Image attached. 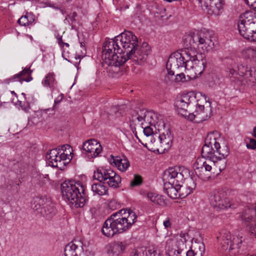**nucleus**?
Listing matches in <instances>:
<instances>
[{
	"mask_svg": "<svg viewBox=\"0 0 256 256\" xmlns=\"http://www.w3.org/2000/svg\"><path fill=\"white\" fill-rule=\"evenodd\" d=\"M214 37L208 31H200L196 32H190L185 35L183 38V41L186 46L184 50L182 52H176L172 53L169 57L166 64L168 74L174 76L178 72L180 68H186L187 60L192 58L190 53V48L196 45L201 46V48L208 52L214 48Z\"/></svg>",
	"mask_w": 256,
	"mask_h": 256,
	"instance_id": "nucleus-1",
	"label": "nucleus"
},
{
	"mask_svg": "<svg viewBox=\"0 0 256 256\" xmlns=\"http://www.w3.org/2000/svg\"><path fill=\"white\" fill-rule=\"evenodd\" d=\"M174 106L178 114L198 123L206 120L212 116L211 102L205 96H201L197 100L192 93L184 94L176 100Z\"/></svg>",
	"mask_w": 256,
	"mask_h": 256,
	"instance_id": "nucleus-2",
	"label": "nucleus"
},
{
	"mask_svg": "<svg viewBox=\"0 0 256 256\" xmlns=\"http://www.w3.org/2000/svg\"><path fill=\"white\" fill-rule=\"evenodd\" d=\"M116 40H118L126 61L132 60L136 64H142L146 60L150 46L146 43L139 46L137 37L132 32L124 30L116 36Z\"/></svg>",
	"mask_w": 256,
	"mask_h": 256,
	"instance_id": "nucleus-3",
	"label": "nucleus"
},
{
	"mask_svg": "<svg viewBox=\"0 0 256 256\" xmlns=\"http://www.w3.org/2000/svg\"><path fill=\"white\" fill-rule=\"evenodd\" d=\"M122 209L111 214L104 222L102 232L107 237L113 236L128 230L136 222V216L132 210Z\"/></svg>",
	"mask_w": 256,
	"mask_h": 256,
	"instance_id": "nucleus-4",
	"label": "nucleus"
},
{
	"mask_svg": "<svg viewBox=\"0 0 256 256\" xmlns=\"http://www.w3.org/2000/svg\"><path fill=\"white\" fill-rule=\"evenodd\" d=\"M188 175V170L184 166H174L166 170L162 176L165 193L172 199L180 198L179 186Z\"/></svg>",
	"mask_w": 256,
	"mask_h": 256,
	"instance_id": "nucleus-5",
	"label": "nucleus"
},
{
	"mask_svg": "<svg viewBox=\"0 0 256 256\" xmlns=\"http://www.w3.org/2000/svg\"><path fill=\"white\" fill-rule=\"evenodd\" d=\"M102 58L109 66L120 67L126 62L124 54L116 36L114 39H106L103 44Z\"/></svg>",
	"mask_w": 256,
	"mask_h": 256,
	"instance_id": "nucleus-6",
	"label": "nucleus"
},
{
	"mask_svg": "<svg viewBox=\"0 0 256 256\" xmlns=\"http://www.w3.org/2000/svg\"><path fill=\"white\" fill-rule=\"evenodd\" d=\"M62 197L76 208H82L87 200L84 187L74 181H65L61 184Z\"/></svg>",
	"mask_w": 256,
	"mask_h": 256,
	"instance_id": "nucleus-7",
	"label": "nucleus"
},
{
	"mask_svg": "<svg viewBox=\"0 0 256 256\" xmlns=\"http://www.w3.org/2000/svg\"><path fill=\"white\" fill-rule=\"evenodd\" d=\"M237 70L238 72L233 68H229L226 71V76L232 82L238 86L256 84V69L243 62L237 65Z\"/></svg>",
	"mask_w": 256,
	"mask_h": 256,
	"instance_id": "nucleus-8",
	"label": "nucleus"
},
{
	"mask_svg": "<svg viewBox=\"0 0 256 256\" xmlns=\"http://www.w3.org/2000/svg\"><path fill=\"white\" fill-rule=\"evenodd\" d=\"M242 234L232 235L228 232L223 233L220 238V248L230 256H238L244 253L246 246Z\"/></svg>",
	"mask_w": 256,
	"mask_h": 256,
	"instance_id": "nucleus-9",
	"label": "nucleus"
},
{
	"mask_svg": "<svg viewBox=\"0 0 256 256\" xmlns=\"http://www.w3.org/2000/svg\"><path fill=\"white\" fill-rule=\"evenodd\" d=\"M205 144L202 148V155L206 158L207 160L215 159L218 155L219 158H224L229 154V148L228 146L221 147L215 136V133L208 134L206 139Z\"/></svg>",
	"mask_w": 256,
	"mask_h": 256,
	"instance_id": "nucleus-10",
	"label": "nucleus"
},
{
	"mask_svg": "<svg viewBox=\"0 0 256 256\" xmlns=\"http://www.w3.org/2000/svg\"><path fill=\"white\" fill-rule=\"evenodd\" d=\"M238 28L240 34L244 38L256 42V12L250 10L240 14Z\"/></svg>",
	"mask_w": 256,
	"mask_h": 256,
	"instance_id": "nucleus-11",
	"label": "nucleus"
},
{
	"mask_svg": "<svg viewBox=\"0 0 256 256\" xmlns=\"http://www.w3.org/2000/svg\"><path fill=\"white\" fill-rule=\"evenodd\" d=\"M72 150L70 145H64L60 150L57 148L50 150L46 154V158L48 160L50 165L62 170L72 158Z\"/></svg>",
	"mask_w": 256,
	"mask_h": 256,
	"instance_id": "nucleus-12",
	"label": "nucleus"
},
{
	"mask_svg": "<svg viewBox=\"0 0 256 256\" xmlns=\"http://www.w3.org/2000/svg\"><path fill=\"white\" fill-rule=\"evenodd\" d=\"M190 53L192 58L187 60L186 70L188 71L190 78H195L198 75H200L206 67L207 61L202 56L199 58L196 55V51L194 48H190Z\"/></svg>",
	"mask_w": 256,
	"mask_h": 256,
	"instance_id": "nucleus-13",
	"label": "nucleus"
},
{
	"mask_svg": "<svg viewBox=\"0 0 256 256\" xmlns=\"http://www.w3.org/2000/svg\"><path fill=\"white\" fill-rule=\"evenodd\" d=\"M208 199L210 204L218 210L235 208L237 206V204L230 200L227 192L224 190H213L210 194Z\"/></svg>",
	"mask_w": 256,
	"mask_h": 256,
	"instance_id": "nucleus-14",
	"label": "nucleus"
},
{
	"mask_svg": "<svg viewBox=\"0 0 256 256\" xmlns=\"http://www.w3.org/2000/svg\"><path fill=\"white\" fill-rule=\"evenodd\" d=\"M208 199L210 204L218 210L235 208L237 206V204L230 200L227 192L224 190H213L210 194Z\"/></svg>",
	"mask_w": 256,
	"mask_h": 256,
	"instance_id": "nucleus-15",
	"label": "nucleus"
},
{
	"mask_svg": "<svg viewBox=\"0 0 256 256\" xmlns=\"http://www.w3.org/2000/svg\"><path fill=\"white\" fill-rule=\"evenodd\" d=\"M93 177L100 182L106 184L110 187L118 188L121 182V178L110 168H98L94 172Z\"/></svg>",
	"mask_w": 256,
	"mask_h": 256,
	"instance_id": "nucleus-16",
	"label": "nucleus"
},
{
	"mask_svg": "<svg viewBox=\"0 0 256 256\" xmlns=\"http://www.w3.org/2000/svg\"><path fill=\"white\" fill-rule=\"evenodd\" d=\"M158 114L153 112L148 111L146 110H140L135 116H132L130 118V126L131 129L133 130L135 128V124L134 122L136 119L138 122L142 123L144 122L145 124L152 126L158 117Z\"/></svg>",
	"mask_w": 256,
	"mask_h": 256,
	"instance_id": "nucleus-17",
	"label": "nucleus"
},
{
	"mask_svg": "<svg viewBox=\"0 0 256 256\" xmlns=\"http://www.w3.org/2000/svg\"><path fill=\"white\" fill-rule=\"evenodd\" d=\"M241 217L249 227L250 235L256 238V207L254 209L246 210Z\"/></svg>",
	"mask_w": 256,
	"mask_h": 256,
	"instance_id": "nucleus-18",
	"label": "nucleus"
},
{
	"mask_svg": "<svg viewBox=\"0 0 256 256\" xmlns=\"http://www.w3.org/2000/svg\"><path fill=\"white\" fill-rule=\"evenodd\" d=\"M82 149L90 158L98 156L102 151L100 143L95 140H89L84 142L82 145Z\"/></svg>",
	"mask_w": 256,
	"mask_h": 256,
	"instance_id": "nucleus-19",
	"label": "nucleus"
},
{
	"mask_svg": "<svg viewBox=\"0 0 256 256\" xmlns=\"http://www.w3.org/2000/svg\"><path fill=\"white\" fill-rule=\"evenodd\" d=\"M64 254V256H87L84 252L82 243L78 240L68 244L65 247Z\"/></svg>",
	"mask_w": 256,
	"mask_h": 256,
	"instance_id": "nucleus-20",
	"label": "nucleus"
},
{
	"mask_svg": "<svg viewBox=\"0 0 256 256\" xmlns=\"http://www.w3.org/2000/svg\"><path fill=\"white\" fill-rule=\"evenodd\" d=\"M212 164L210 160H206L200 164L198 160H196L195 172L196 174L202 180H206L210 178V172L212 170Z\"/></svg>",
	"mask_w": 256,
	"mask_h": 256,
	"instance_id": "nucleus-21",
	"label": "nucleus"
},
{
	"mask_svg": "<svg viewBox=\"0 0 256 256\" xmlns=\"http://www.w3.org/2000/svg\"><path fill=\"white\" fill-rule=\"evenodd\" d=\"M190 236L188 233H180V238L176 242L178 250H175L172 256H185L186 252L184 251L186 249V243L188 241Z\"/></svg>",
	"mask_w": 256,
	"mask_h": 256,
	"instance_id": "nucleus-22",
	"label": "nucleus"
},
{
	"mask_svg": "<svg viewBox=\"0 0 256 256\" xmlns=\"http://www.w3.org/2000/svg\"><path fill=\"white\" fill-rule=\"evenodd\" d=\"M192 243L190 248H192L196 253V256H203L205 251V246L202 242V238H192L190 236V239Z\"/></svg>",
	"mask_w": 256,
	"mask_h": 256,
	"instance_id": "nucleus-23",
	"label": "nucleus"
},
{
	"mask_svg": "<svg viewBox=\"0 0 256 256\" xmlns=\"http://www.w3.org/2000/svg\"><path fill=\"white\" fill-rule=\"evenodd\" d=\"M110 162L122 172H125L130 166V162L126 158H120L118 156H112L110 160Z\"/></svg>",
	"mask_w": 256,
	"mask_h": 256,
	"instance_id": "nucleus-24",
	"label": "nucleus"
},
{
	"mask_svg": "<svg viewBox=\"0 0 256 256\" xmlns=\"http://www.w3.org/2000/svg\"><path fill=\"white\" fill-rule=\"evenodd\" d=\"M31 72L32 71L30 68H25L23 70L10 78V80L11 81H20L21 83L24 81L30 82L32 79L30 76Z\"/></svg>",
	"mask_w": 256,
	"mask_h": 256,
	"instance_id": "nucleus-25",
	"label": "nucleus"
},
{
	"mask_svg": "<svg viewBox=\"0 0 256 256\" xmlns=\"http://www.w3.org/2000/svg\"><path fill=\"white\" fill-rule=\"evenodd\" d=\"M56 212V210L54 204L50 201H48L46 206H43L40 211V214L46 219L49 220L55 215Z\"/></svg>",
	"mask_w": 256,
	"mask_h": 256,
	"instance_id": "nucleus-26",
	"label": "nucleus"
},
{
	"mask_svg": "<svg viewBox=\"0 0 256 256\" xmlns=\"http://www.w3.org/2000/svg\"><path fill=\"white\" fill-rule=\"evenodd\" d=\"M227 156L224 158H219L218 155L216 156L215 159H212L210 160L212 164V170L214 174L217 172V169L218 170V173L224 170L226 167V158Z\"/></svg>",
	"mask_w": 256,
	"mask_h": 256,
	"instance_id": "nucleus-27",
	"label": "nucleus"
},
{
	"mask_svg": "<svg viewBox=\"0 0 256 256\" xmlns=\"http://www.w3.org/2000/svg\"><path fill=\"white\" fill-rule=\"evenodd\" d=\"M154 120L155 122L152 126L158 130L160 134L164 132L168 134L170 132L169 125L164 122L162 116L158 114V117Z\"/></svg>",
	"mask_w": 256,
	"mask_h": 256,
	"instance_id": "nucleus-28",
	"label": "nucleus"
},
{
	"mask_svg": "<svg viewBox=\"0 0 256 256\" xmlns=\"http://www.w3.org/2000/svg\"><path fill=\"white\" fill-rule=\"evenodd\" d=\"M48 200L45 196H37L33 198L31 202L32 208L40 213V211L44 206Z\"/></svg>",
	"mask_w": 256,
	"mask_h": 256,
	"instance_id": "nucleus-29",
	"label": "nucleus"
},
{
	"mask_svg": "<svg viewBox=\"0 0 256 256\" xmlns=\"http://www.w3.org/2000/svg\"><path fill=\"white\" fill-rule=\"evenodd\" d=\"M158 138L161 144V147L163 148L164 150H168L171 146L172 140L170 132H168V134H166V133H160Z\"/></svg>",
	"mask_w": 256,
	"mask_h": 256,
	"instance_id": "nucleus-30",
	"label": "nucleus"
},
{
	"mask_svg": "<svg viewBox=\"0 0 256 256\" xmlns=\"http://www.w3.org/2000/svg\"><path fill=\"white\" fill-rule=\"evenodd\" d=\"M91 189L94 195L102 196L108 194V188L104 185V183L102 184V182H99L92 184Z\"/></svg>",
	"mask_w": 256,
	"mask_h": 256,
	"instance_id": "nucleus-31",
	"label": "nucleus"
},
{
	"mask_svg": "<svg viewBox=\"0 0 256 256\" xmlns=\"http://www.w3.org/2000/svg\"><path fill=\"white\" fill-rule=\"evenodd\" d=\"M222 0H208L204 6L216 12L222 9Z\"/></svg>",
	"mask_w": 256,
	"mask_h": 256,
	"instance_id": "nucleus-32",
	"label": "nucleus"
},
{
	"mask_svg": "<svg viewBox=\"0 0 256 256\" xmlns=\"http://www.w3.org/2000/svg\"><path fill=\"white\" fill-rule=\"evenodd\" d=\"M42 84L45 87H49L51 89L55 88L56 85V81L53 72H49L42 82Z\"/></svg>",
	"mask_w": 256,
	"mask_h": 256,
	"instance_id": "nucleus-33",
	"label": "nucleus"
},
{
	"mask_svg": "<svg viewBox=\"0 0 256 256\" xmlns=\"http://www.w3.org/2000/svg\"><path fill=\"white\" fill-rule=\"evenodd\" d=\"M128 244L126 242H118L114 244L111 250V252L114 255L118 256L125 250Z\"/></svg>",
	"mask_w": 256,
	"mask_h": 256,
	"instance_id": "nucleus-34",
	"label": "nucleus"
},
{
	"mask_svg": "<svg viewBox=\"0 0 256 256\" xmlns=\"http://www.w3.org/2000/svg\"><path fill=\"white\" fill-rule=\"evenodd\" d=\"M34 21V16L31 13H26V15L22 16L18 20V22L22 26H28L32 24Z\"/></svg>",
	"mask_w": 256,
	"mask_h": 256,
	"instance_id": "nucleus-35",
	"label": "nucleus"
},
{
	"mask_svg": "<svg viewBox=\"0 0 256 256\" xmlns=\"http://www.w3.org/2000/svg\"><path fill=\"white\" fill-rule=\"evenodd\" d=\"M147 198L153 203L162 206L164 204V200L163 196L158 195L156 193L148 192L147 194Z\"/></svg>",
	"mask_w": 256,
	"mask_h": 256,
	"instance_id": "nucleus-36",
	"label": "nucleus"
},
{
	"mask_svg": "<svg viewBox=\"0 0 256 256\" xmlns=\"http://www.w3.org/2000/svg\"><path fill=\"white\" fill-rule=\"evenodd\" d=\"M180 198H184L189 195L192 192L188 189L184 185V180L182 183L180 184L178 188Z\"/></svg>",
	"mask_w": 256,
	"mask_h": 256,
	"instance_id": "nucleus-37",
	"label": "nucleus"
},
{
	"mask_svg": "<svg viewBox=\"0 0 256 256\" xmlns=\"http://www.w3.org/2000/svg\"><path fill=\"white\" fill-rule=\"evenodd\" d=\"M190 174L188 175V176ZM186 176L184 178V180H185V182L184 183V185L189 190H190L192 192L196 188V184L194 182V180L191 178H188V176Z\"/></svg>",
	"mask_w": 256,
	"mask_h": 256,
	"instance_id": "nucleus-38",
	"label": "nucleus"
},
{
	"mask_svg": "<svg viewBox=\"0 0 256 256\" xmlns=\"http://www.w3.org/2000/svg\"><path fill=\"white\" fill-rule=\"evenodd\" d=\"M255 50L252 48H247L243 50L242 54L245 58L254 60Z\"/></svg>",
	"mask_w": 256,
	"mask_h": 256,
	"instance_id": "nucleus-39",
	"label": "nucleus"
},
{
	"mask_svg": "<svg viewBox=\"0 0 256 256\" xmlns=\"http://www.w3.org/2000/svg\"><path fill=\"white\" fill-rule=\"evenodd\" d=\"M130 256H148V254L146 248H140L132 252Z\"/></svg>",
	"mask_w": 256,
	"mask_h": 256,
	"instance_id": "nucleus-40",
	"label": "nucleus"
},
{
	"mask_svg": "<svg viewBox=\"0 0 256 256\" xmlns=\"http://www.w3.org/2000/svg\"><path fill=\"white\" fill-rule=\"evenodd\" d=\"M140 124L142 126V128L144 129V133L146 136H148L153 134V129L151 126L145 124L144 122L140 123Z\"/></svg>",
	"mask_w": 256,
	"mask_h": 256,
	"instance_id": "nucleus-41",
	"label": "nucleus"
},
{
	"mask_svg": "<svg viewBox=\"0 0 256 256\" xmlns=\"http://www.w3.org/2000/svg\"><path fill=\"white\" fill-rule=\"evenodd\" d=\"M142 182V178L138 174H134V179L130 182L132 187L140 186Z\"/></svg>",
	"mask_w": 256,
	"mask_h": 256,
	"instance_id": "nucleus-42",
	"label": "nucleus"
},
{
	"mask_svg": "<svg viewBox=\"0 0 256 256\" xmlns=\"http://www.w3.org/2000/svg\"><path fill=\"white\" fill-rule=\"evenodd\" d=\"M108 208L112 210H116L120 208V204L115 200H111L108 203Z\"/></svg>",
	"mask_w": 256,
	"mask_h": 256,
	"instance_id": "nucleus-43",
	"label": "nucleus"
},
{
	"mask_svg": "<svg viewBox=\"0 0 256 256\" xmlns=\"http://www.w3.org/2000/svg\"><path fill=\"white\" fill-rule=\"evenodd\" d=\"M246 146L248 149H256V140L254 138H250V143L246 144Z\"/></svg>",
	"mask_w": 256,
	"mask_h": 256,
	"instance_id": "nucleus-44",
	"label": "nucleus"
},
{
	"mask_svg": "<svg viewBox=\"0 0 256 256\" xmlns=\"http://www.w3.org/2000/svg\"><path fill=\"white\" fill-rule=\"evenodd\" d=\"M163 225L166 228H171L172 222H170V219L169 218H166L163 222Z\"/></svg>",
	"mask_w": 256,
	"mask_h": 256,
	"instance_id": "nucleus-45",
	"label": "nucleus"
},
{
	"mask_svg": "<svg viewBox=\"0 0 256 256\" xmlns=\"http://www.w3.org/2000/svg\"><path fill=\"white\" fill-rule=\"evenodd\" d=\"M77 16V13L74 12L71 14H68L66 16V20L68 18L71 20L72 22H74L76 21V18Z\"/></svg>",
	"mask_w": 256,
	"mask_h": 256,
	"instance_id": "nucleus-46",
	"label": "nucleus"
},
{
	"mask_svg": "<svg viewBox=\"0 0 256 256\" xmlns=\"http://www.w3.org/2000/svg\"><path fill=\"white\" fill-rule=\"evenodd\" d=\"M148 256H160L159 254L154 248L149 249L147 250Z\"/></svg>",
	"mask_w": 256,
	"mask_h": 256,
	"instance_id": "nucleus-47",
	"label": "nucleus"
},
{
	"mask_svg": "<svg viewBox=\"0 0 256 256\" xmlns=\"http://www.w3.org/2000/svg\"><path fill=\"white\" fill-rule=\"evenodd\" d=\"M245 3L252 7H256V0H244Z\"/></svg>",
	"mask_w": 256,
	"mask_h": 256,
	"instance_id": "nucleus-48",
	"label": "nucleus"
},
{
	"mask_svg": "<svg viewBox=\"0 0 256 256\" xmlns=\"http://www.w3.org/2000/svg\"><path fill=\"white\" fill-rule=\"evenodd\" d=\"M176 80L178 82L185 80V75L184 73L177 74Z\"/></svg>",
	"mask_w": 256,
	"mask_h": 256,
	"instance_id": "nucleus-49",
	"label": "nucleus"
},
{
	"mask_svg": "<svg viewBox=\"0 0 256 256\" xmlns=\"http://www.w3.org/2000/svg\"><path fill=\"white\" fill-rule=\"evenodd\" d=\"M56 38L57 42H58V45L60 46H62V44L64 42L62 40V36H60V34H58L56 36Z\"/></svg>",
	"mask_w": 256,
	"mask_h": 256,
	"instance_id": "nucleus-50",
	"label": "nucleus"
},
{
	"mask_svg": "<svg viewBox=\"0 0 256 256\" xmlns=\"http://www.w3.org/2000/svg\"><path fill=\"white\" fill-rule=\"evenodd\" d=\"M185 256H196V253L192 248L186 252Z\"/></svg>",
	"mask_w": 256,
	"mask_h": 256,
	"instance_id": "nucleus-51",
	"label": "nucleus"
},
{
	"mask_svg": "<svg viewBox=\"0 0 256 256\" xmlns=\"http://www.w3.org/2000/svg\"><path fill=\"white\" fill-rule=\"evenodd\" d=\"M114 110H115V116L117 117L119 116L121 114V112H120V108H115Z\"/></svg>",
	"mask_w": 256,
	"mask_h": 256,
	"instance_id": "nucleus-52",
	"label": "nucleus"
},
{
	"mask_svg": "<svg viewBox=\"0 0 256 256\" xmlns=\"http://www.w3.org/2000/svg\"><path fill=\"white\" fill-rule=\"evenodd\" d=\"M208 0H198L199 3L200 4L201 6H204Z\"/></svg>",
	"mask_w": 256,
	"mask_h": 256,
	"instance_id": "nucleus-53",
	"label": "nucleus"
},
{
	"mask_svg": "<svg viewBox=\"0 0 256 256\" xmlns=\"http://www.w3.org/2000/svg\"><path fill=\"white\" fill-rule=\"evenodd\" d=\"M42 178H44V182H47L49 180V178H48V174H46V175H45V176H42Z\"/></svg>",
	"mask_w": 256,
	"mask_h": 256,
	"instance_id": "nucleus-54",
	"label": "nucleus"
},
{
	"mask_svg": "<svg viewBox=\"0 0 256 256\" xmlns=\"http://www.w3.org/2000/svg\"><path fill=\"white\" fill-rule=\"evenodd\" d=\"M64 46H66V47L68 48L70 45H69V44L68 43L64 42L63 44H62V46H60V48H64Z\"/></svg>",
	"mask_w": 256,
	"mask_h": 256,
	"instance_id": "nucleus-55",
	"label": "nucleus"
},
{
	"mask_svg": "<svg viewBox=\"0 0 256 256\" xmlns=\"http://www.w3.org/2000/svg\"><path fill=\"white\" fill-rule=\"evenodd\" d=\"M252 134L254 138H256V126L254 128L253 132Z\"/></svg>",
	"mask_w": 256,
	"mask_h": 256,
	"instance_id": "nucleus-56",
	"label": "nucleus"
},
{
	"mask_svg": "<svg viewBox=\"0 0 256 256\" xmlns=\"http://www.w3.org/2000/svg\"><path fill=\"white\" fill-rule=\"evenodd\" d=\"M254 60H256V48L255 50Z\"/></svg>",
	"mask_w": 256,
	"mask_h": 256,
	"instance_id": "nucleus-57",
	"label": "nucleus"
},
{
	"mask_svg": "<svg viewBox=\"0 0 256 256\" xmlns=\"http://www.w3.org/2000/svg\"><path fill=\"white\" fill-rule=\"evenodd\" d=\"M80 56H76V59H80Z\"/></svg>",
	"mask_w": 256,
	"mask_h": 256,
	"instance_id": "nucleus-58",
	"label": "nucleus"
},
{
	"mask_svg": "<svg viewBox=\"0 0 256 256\" xmlns=\"http://www.w3.org/2000/svg\"><path fill=\"white\" fill-rule=\"evenodd\" d=\"M59 102H60V101L57 100H54V103L56 104V103Z\"/></svg>",
	"mask_w": 256,
	"mask_h": 256,
	"instance_id": "nucleus-59",
	"label": "nucleus"
},
{
	"mask_svg": "<svg viewBox=\"0 0 256 256\" xmlns=\"http://www.w3.org/2000/svg\"><path fill=\"white\" fill-rule=\"evenodd\" d=\"M12 93L13 94H16L14 91L12 92Z\"/></svg>",
	"mask_w": 256,
	"mask_h": 256,
	"instance_id": "nucleus-60",
	"label": "nucleus"
},
{
	"mask_svg": "<svg viewBox=\"0 0 256 256\" xmlns=\"http://www.w3.org/2000/svg\"><path fill=\"white\" fill-rule=\"evenodd\" d=\"M22 96H26L25 94H24V93H22Z\"/></svg>",
	"mask_w": 256,
	"mask_h": 256,
	"instance_id": "nucleus-61",
	"label": "nucleus"
}]
</instances>
